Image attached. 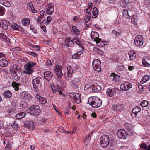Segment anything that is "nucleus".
Instances as JSON below:
<instances>
[{"instance_id":"obj_1","label":"nucleus","mask_w":150,"mask_h":150,"mask_svg":"<svg viewBox=\"0 0 150 150\" xmlns=\"http://www.w3.org/2000/svg\"><path fill=\"white\" fill-rule=\"evenodd\" d=\"M88 102L89 105L94 108L100 107L102 103V101L99 98L94 96L89 98Z\"/></svg>"},{"instance_id":"obj_2","label":"nucleus","mask_w":150,"mask_h":150,"mask_svg":"<svg viewBox=\"0 0 150 150\" xmlns=\"http://www.w3.org/2000/svg\"><path fill=\"white\" fill-rule=\"evenodd\" d=\"M28 113L35 116L39 115L41 113L40 107L38 105H35L30 107L27 109Z\"/></svg>"},{"instance_id":"obj_3","label":"nucleus","mask_w":150,"mask_h":150,"mask_svg":"<svg viewBox=\"0 0 150 150\" xmlns=\"http://www.w3.org/2000/svg\"><path fill=\"white\" fill-rule=\"evenodd\" d=\"M36 64V63L32 61L27 62V64L24 66V68L25 70L24 73L28 74H31L34 71L33 67Z\"/></svg>"},{"instance_id":"obj_4","label":"nucleus","mask_w":150,"mask_h":150,"mask_svg":"<svg viewBox=\"0 0 150 150\" xmlns=\"http://www.w3.org/2000/svg\"><path fill=\"white\" fill-rule=\"evenodd\" d=\"M109 138L108 136L103 134L100 138V143L101 147L103 148L106 147L109 144Z\"/></svg>"},{"instance_id":"obj_5","label":"nucleus","mask_w":150,"mask_h":150,"mask_svg":"<svg viewBox=\"0 0 150 150\" xmlns=\"http://www.w3.org/2000/svg\"><path fill=\"white\" fill-rule=\"evenodd\" d=\"M42 78L39 76H38L32 79V84L35 90L37 91L38 90V87L41 85Z\"/></svg>"},{"instance_id":"obj_6","label":"nucleus","mask_w":150,"mask_h":150,"mask_svg":"<svg viewBox=\"0 0 150 150\" xmlns=\"http://www.w3.org/2000/svg\"><path fill=\"white\" fill-rule=\"evenodd\" d=\"M93 33H94L93 35H95L96 37H94L91 33V38L93 39H94V41L96 42V44H98L99 43H100L99 45L102 47L104 46L105 45V43H106V42L102 41L101 39L98 38L99 36V34L97 32H93Z\"/></svg>"},{"instance_id":"obj_7","label":"nucleus","mask_w":150,"mask_h":150,"mask_svg":"<svg viewBox=\"0 0 150 150\" xmlns=\"http://www.w3.org/2000/svg\"><path fill=\"white\" fill-rule=\"evenodd\" d=\"M69 95L71 98L75 100V102L79 104L81 102V97L79 93L71 92L69 93Z\"/></svg>"},{"instance_id":"obj_8","label":"nucleus","mask_w":150,"mask_h":150,"mask_svg":"<svg viewBox=\"0 0 150 150\" xmlns=\"http://www.w3.org/2000/svg\"><path fill=\"white\" fill-rule=\"evenodd\" d=\"M134 43L137 46H140L143 45V39L142 36L139 35H136L134 38Z\"/></svg>"},{"instance_id":"obj_9","label":"nucleus","mask_w":150,"mask_h":150,"mask_svg":"<svg viewBox=\"0 0 150 150\" xmlns=\"http://www.w3.org/2000/svg\"><path fill=\"white\" fill-rule=\"evenodd\" d=\"M117 135L118 138L125 139L127 136L126 131L123 129H120L117 132Z\"/></svg>"},{"instance_id":"obj_10","label":"nucleus","mask_w":150,"mask_h":150,"mask_svg":"<svg viewBox=\"0 0 150 150\" xmlns=\"http://www.w3.org/2000/svg\"><path fill=\"white\" fill-rule=\"evenodd\" d=\"M125 105L123 104L120 103L114 104L112 105V109L116 111H121L123 110Z\"/></svg>"},{"instance_id":"obj_11","label":"nucleus","mask_w":150,"mask_h":150,"mask_svg":"<svg viewBox=\"0 0 150 150\" xmlns=\"http://www.w3.org/2000/svg\"><path fill=\"white\" fill-rule=\"evenodd\" d=\"M46 12L48 15H52L54 12V6L52 3H49L46 8Z\"/></svg>"},{"instance_id":"obj_12","label":"nucleus","mask_w":150,"mask_h":150,"mask_svg":"<svg viewBox=\"0 0 150 150\" xmlns=\"http://www.w3.org/2000/svg\"><path fill=\"white\" fill-rule=\"evenodd\" d=\"M132 87V84L128 82L122 84L120 86V89L122 91H128Z\"/></svg>"},{"instance_id":"obj_13","label":"nucleus","mask_w":150,"mask_h":150,"mask_svg":"<svg viewBox=\"0 0 150 150\" xmlns=\"http://www.w3.org/2000/svg\"><path fill=\"white\" fill-rule=\"evenodd\" d=\"M44 78L46 80L49 81L52 78L53 73L49 71H45L43 73Z\"/></svg>"},{"instance_id":"obj_14","label":"nucleus","mask_w":150,"mask_h":150,"mask_svg":"<svg viewBox=\"0 0 150 150\" xmlns=\"http://www.w3.org/2000/svg\"><path fill=\"white\" fill-rule=\"evenodd\" d=\"M67 72L64 74V76L66 77H71L73 72L72 67L71 65L68 66L67 67Z\"/></svg>"},{"instance_id":"obj_15","label":"nucleus","mask_w":150,"mask_h":150,"mask_svg":"<svg viewBox=\"0 0 150 150\" xmlns=\"http://www.w3.org/2000/svg\"><path fill=\"white\" fill-rule=\"evenodd\" d=\"M20 96L22 98L25 100H28L31 98L30 94L25 91L22 92L20 94Z\"/></svg>"},{"instance_id":"obj_16","label":"nucleus","mask_w":150,"mask_h":150,"mask_svg":"<svg viewBox=\"0 0 150 150\" xmlns=\"http://www.w3.org/2000/svg\"><path fill=\"white\" fill-rule=\"evenodd\" d=\"M74 44V42L73 41L71 40V38H67L65 39V42H64V47L65 46H66V47H70L71 45H73Z\"/></svg>"},{"instance_id":"obj_17","label":"nucleus","mask_w":150,"mask_h":150,"mask_svg":"<svg viewBox=\"0 0 150 150\" xmlns=\"http://www.w3.org/2000/svg\"><path fill=\"white\" fill-rule=\"evenodd\" d=\"M33 124L34 123L32 121L30 120H28L26 121L24 124V125L28 129L30 128V129H33Z\"/></svg>"},{"instance_id":"obj_18","label":"nucleus","mask_w":150,"mask_h":150,"mask_svg":"<svg viewBox=\"0 0 150 150\" xmlns=\"http://www.w3.org/2000/svg\"><path fill=\"white\" fill-rule=\"evenodd\" d=\"M71 86L74 89H76L79 85V83L77 79L73 80L71 81Z\"/></svg>"},{"instance_id":"obj_19","label":"nucleus","mask_w":150,"mask_h":150,"mask_svg":"<svg viewBox=\"0 0 150 150\" xmlns=\"http://www.w3.org/2000/svg\"><path fill=\"white\" fill-rule=\"evenodd\" d=\"M26 113L25 112H20L16 114L15 117L20 119L24 118L26 116Z\"/></svg>"},{"instance_id":"obj_20","label":"nucleus","mask_w":150,"mask_h":150,"mask_svg":"<svg viewBox=\"0 0 150 150\" xmlns=\"http://www.w3.org/2000/svg\"><path fill=\"white\" fill-rule=\"evenodd\" d=\"M2 22L3 29L5 30L7 29L8 26L10 25L9 22L7 20H3L2 21Z\"/></svg>"},{"instance_id":"obj_21","label":"nucleus","mask_w":150,"mask_h":150,"mask_svg":"<svg viewBox=\"0 0 150 150\" xmlns=\"http://www.w3.org/2000/svg\"><path fill=\"white\" fill-rule=\"evenodd\" d=\"M4 96L5 98L10 99L11 98L12 95L11 92L9 90H6L4 93Z\"/></svg>"},{"instance_id":"obj_22","label":"nucleus","mask_w":150,"mask_h":150,"mask_svg":"<svg viewBox=\"0 0 150 150\" xmlns=\"http://www.w3.org/2000/svg\"><path fill=\"white\" fill-rule=\"evenodd\" d=\"M115 91V90L113 88H108L106 90V94L108 96L111 97L114 95V92Z\"/></svg>"},{"instance_id":"obj_23","label":"nucleus","mask_w":150,"mask_h":150,"mask_svg":"<svg viewBox=\"0 0 150 150\" xmlns=\"http://www.w3.org/2000/svg\"><path fill=\"white\" fill-rule=\"evenodd\" d=\"M128 54L131 60H133L135 59L136 57V54L134 51H130L129 52Z\"/></svg>"},{"instance_id":"obj_24","label":"nucleus","mask_w":150,"mask_h":150,"mask_svg":"<svg viewBox=\"0 0 150 150\" xmlns=\"http://www.w3.org/2000/svg\"><path fill=\"white\" fill-rule=\"evenodd\" d=\"M8 64V62L7 60L2 59L0 60V66L2 67L7 66Z\"/></svg>"},{"instance_id":"obj_25","label":"nucleus","mask_w":150,"mask_h":150,"mask_svg":"<svg viewBox=\"0 0 150 150\" xmlns=\"http://www.w3.org/2000/svg\"><path fill=\"white\" fill-rule=\"evenodd\" d=\"M140 147L142 150H150V144L148 147L146 144L143 143L140 145Z\"/></svg>"},{"instance_id":"obj_26","label":"nucleus","mask_w":150,"mask_h":150,"mask_svg":"<svg viewBox=\"0 0 150 150\" xmlns=\"http://www.w3.org/2000/svg\"><path fill=\"white\" fill-rule=\"evenodd\" d=\"M111 76L113 77V80L116 82H118L120 79V76L117 74H116L114 73H112Z\"/></svg>"},{"instance_id":"obj_27","label":"nucleus","mask_w":150,"mask_h":150,"mask_svg":"<svg viewBox=\"0 0 150 150\" xmlns=\"http://www.w3.org/2000/svg\"><path fill=\"white\" fill-rule=\"evenodd\" d=\"M22 23L24 26H27L30 24V19L28 18H24L22 20Z\"/></svg>"},{"instance_id":"obj_28","label":"nucleus","mask_w":150,"mask_h":150,"mask_svg":"<svg viewBox=\"0 0 150 150\" xmlns=\"http://www.w3.org/2000/svg\"><path fill=\"white\" fill-rule=\"evenodd\" d=\"M98 13V10L96 7H94L92 11V18H96Z\"/></svg>"},{"instance_id":"obj_29","label":"nucleus","mask_w":150,"mask_h":150,"mask_svg":"<svg viewBox=\"0 0 150 150\" xmlns=\"http://www.w3.org/2000/svg\"><path fill=\"white\" fill-rule=\"evenodd\" d=\"M122 14L123 16L127 18H130L131 15L129 14L128 11L127 10H124L122 11Z\"/></svg>"},{"instance_id":"obj_30","label":"nucleus","mask_w":150,"mask_h":150,"mask_svg":"<svg viewBox=\"0 0 150 150\" xmlns=\"http://www.w3.org/2000/svg\"><path fill=\"white\" fill-rule=\"evenodd\" d=\"M12 86L14 88L16 91H18L19 88V87L20 84L18 83H17L16 82L13 81L12 84Z\"/></svg>"},{"instance_id":"obj_31","label":"nucleus","mask_w":150,"mask_h":150,"mask_svg":"<svg viewBox=\"0 0 150 150\" xmlns=\"http://www.w3.org/2000/svg\"><path fill=\"white\" fill-rule=\"evenodd\" d=\"M39 101L40 103L42 104H45L47 102L46 99L43 97H40L39 98Z\"/></svg>"},{"instance_id":"obj_32","label":"nucleus","mask_w":150,"mask_h":150,"mask_svg":"<svg viewBox=\"0 0 150 150\" xmlns=\"http://www.w3.org/2000/svg\"><path fill=\"white\" fill-rule=\"evenodd\" d=\"M20 105L21 107L24 108H27L28 106L27 103L23 100L21 101L20 103Z\"/></svg>"},{"instance_id":"obj_33","label":"nucleus","mask_w":150,"mask_h":150,"mask_svg":"<svg viewBox=\"0 0 150 150\" xmlns=\"http://www.w3.org/2000/svg\"><path fill=\"white\" fill-rule=\"evenodd\" d=\"M132 17L131 21L132 23L134 24H135L137 23V16L135 15H132Z\"/></svg>"},{"instance_id":"obj_34","label":"nucleus","mask_w":150,"mask_h":150,"mask_svg":"<svg viewBox=\"0 0 150 150\" xmlns=\"http://www.w3.org/2000/svg\"><path fill=\"white\" fill-rule=\"evenodd\" d=\"M93 51L94 52L97 53L98 54L100 55H102L103 54V52L99 48H93Z\"/></svg>"},{"instance_id":"obj_35","label":"nucleus","mask_w":150,"mask_h":150,"mask_svg":"<svg viewBox=\"0 0 150 150\" xmlns=\"http://www.w3.org/2000/svg\"><path fill=\"white\" fill-rule=\"evenodd\" d=\"M141 109L139 106H136L132 110V112H134L137 113L140 112Z\"/></svg>"},{"instance_id":"obj_36","label":"nucleus","mask_w":150,"mask_h":150,"mask_svg":"<svg viewBox=\"0 0 150 150\" xmlns=\"http://www.w3.org/2000/svg\"><path fill=\"white\" fill-rule=\"evenodd\" d=\"M28 81V77L26 76H23L21 79V81L22 83H26Z\"/></svg>"},{"instance_id":"obj_37","label":"nucleus","mask_w":150,"mask_h":150,"mask_svg":"<svg viewBox=\"0 0 150 150\" xmlns=\"http://www.w3.org/2000/svg\"><path fill=\"white\" fill-rule=\"evenodd\" d=\"M148 102L146 100H143L140 103V105L142 107H146L148 105Z\"/></svg>"},{"instance_id":"obj_38","label":"nucleus","mask_w":150,"mask_h":150,"mask_svg":"<svg viewBox=\"0 0 150 150\" xmlns=\"http://www.w3.org/2000/svg\"><path fill=\"white\" fill-rule=\"evenodd\" d=\"M72 29L73 32L76 35H78L79 33V30L77 28V27L75 26H72Z\"/></svg>"},{"instance_id":"obj_39","label":"nucleus","mask_w":150,"mask_h":150,"mask_svg":"<svg viewBox=\"0 0 150 150\" xmlns=\"http://www.w3.org/2000/svg\"><path fill=\"white\" fill-rule=\"evenodd\" d=\"M54 72L57 75V77L59 79L61 78L63 75L62 72V70L58 71V70H57V71H55Z\"/></svg>"},{"instance_id":"obj_40","label":"nucleus","mask_w":150,"mask_h":150,"mask_svg":"<svg viewBox=\"0 0 150 150\" xmlns=\"http://www.w3.org/2000/svg\"><path fill=\"white\" fill-rule=\"evenodd\" d=\"M101 62L98 59H94L92 62V65L93 66H96L98 65H100Z\"/></svg>"},{"instance_id":"obj_41","label":"nucleus","mask_w":150,"mask_h":150,"mask_svg":"<svg viewBox=\"0 0 150 150\" xmlns=\"http://www.w3.org/2000/svg\"><path fill=\"white\" fill-rule=\"evenodd\" d=\"M93 69L99 72L101 70L100 65H98L96 66H93Z\"/></svg>"},{"instance_id":"obj_42","label":"nucleus","mask_w":150,"mask_h":150,"mask_svg":"<svg viewBox=\"0 0 150 150\" xmlns=\"http://www.w3.org/2000/svg\"><path fill=\"white\" fill-rule=\"evenodd\" d=\"M11 27L14 30H18L19 28V26L18 25L15 23H13L11 25Z\"/></svg>"},{"instance_id":"obj_43","label":"nucleus","mask_w":150,"mask_h":150,"mask_svg":"<svg viewBox=\"0 0 150 150\" xmlns=\"http://www.w3.org/2000/svg\"><path fill=\"white\" fill-rule=\"evenodd\" d=\"M142 61L143 65L144 66L148 67H150V64L144 59H143Z\"/></svg>"},{"instance_id":"obj_44","label":"nucleus","mask_w":150,"mask_h":150,"mask_svg":"<svg viewBox=\"0 0 150 150\" xmlns=\"http://www.w3.org/2000/svg\"><path fill=\"white\" fill-rule=\"evenodd\" d=\"M5 10L4 7L0 6V16H2L5 13Z\"/></svg>"},{"instance_id":"obj_45","label":"nucleus","mask_w":150,"mask_h":150,"mask_svg":"<svg viewBox=\"0 0 150 150\" xmlns=\"http://www.w3.org/2000/svg\"><path fill=\"white\" fill-rule=\"evenodd\" d=\"M45 120L46 119L42 117H41L39 118L38 119L39 123L42 125L44 124L45 123Z\"/></svg>"},{"instance_id":"obj_46","label":"nucleus","mask_w":150,"mask_h":150,"mask_svg":"<svg viewBox=\"0 0 150 150\" xmlns=\"http://www.w3.org/2000/svg\"><path fill=\"white\" fill-rule=\"evenodd\" d=\"M52 20V18L51 17L48 16L47 17V20L45 22V24L46 25H48L50 23Z\"/></svg>"},{"instance_id":"obj_47","label":"nucleus","mask_w":150,"mask_h":150,"mask_svg":"<svg viewBox=\"0 0 150 150\" xmlns=\"http://www.w3.org/2000/svg\"><path fill=\"white\" fill-rule=\"evenodd\" d=\"M94 88L95 89V92H98L101 89V87L99 85H97L96 86H94Z\"/></svg>"},{"instance_id":"obj_48","label":"nucleus","mask_w":150,"mask_h":150,"mask_svg":"<svg viewBox=\"0 0 150 150\" xmlns=\"http://www.w3.org/2000/svg\"><path fill=\"white\" fill-rule=\"evenodd\" d=\"M14 70L15 72V73H20L21 69L19 66H15V68L14 67Z\"/></svg>"},{"instance_id":"obj_49","label":"nucleus","mask_w":150,"mask_h":150,"mask_svg":"<svg viewBox=\"0 0 150 150\" xmlns=\"http://www.w3.org/2000/svg\"><path fill=\"white\" fill-rule=\"evenodd\" d=\"M11 4L8 1H5L4 2V5L7 7H9L11 6Z\"/></svg>"},{"instance_id":"obj_50","label":"nucleus","mask_w":150,"mask_h":150,"mask_svg":"<svg viewBox=\"0 0 150 150\" xmlns=\"http://www.w3.org/2000/svg\"><path fill=\"white\" fill-rule=\"evenodd\" d=\"M12 127L15 129H17L18 128V125L16 122L15 121L13 124L11 125Z\"/></svg>"},{"instance_id":"obj_51","label":"nucleus","mask_w":150,"mask_h":150,"mask_svg":"<svg viewBox=\"0 0 150 150\" xmlns=\"http://www.w3.org/2000/svg\"><path fill=\"white\" fill-rule=\"evenodd\" d=\"M93 134V133L92 132L89 133L88 135L86 136V140H89L91 139V137L92 136Z\"/></svg>"},{"instance_id":"obj_52","label":"nucleus","mask_w":150,"mask_h":150,"mask_svg":"<svg viewBox=\"0 0 150 150\" xmlns=\"http://www.w3.org/2000/svg\"><path fill=\"white\" fill-rule=\"evenodd\" d=\"M56 69L54 70V71H57V70H58V71L62 70V68L60 65H56Z\"/></svg>"},{"instance_id":"obj_53","label":"nucleus","mask_w":150,"mask_h":150,"mask_svg":"<svg viewBox=\"0 0 150 150\" xmlns=\"http://www.w3.org/2000/svg\"><path fill=\"white\" fill-rule=\"evenodd\" d=\"M112 33L113 35H115L116 36H118L121 33V32L120 31L117 32L115 30H113L112 31Z\"/></svg>"},{"instance_id":"obj_54","label":"nucleus","mask_w":150,"mask_h":150,"mask_svg":"<svg viewBox=\"0 0 150 150\" xmlns=\"http://www.w3.org/2000/svg\"><path fill=\"white\" fill-rule=\"evenodd\" d=\"M72 40L74 42H75L78 45H79L80 42L77 38H73L72 39Z\"/></svg>"},{"instance_id":"obj_55","label":"nucleus","mask_w":150,"mask_h":150,"mask_svg":"<svg viewBox=\"0 0 150 150\" xmlns=\"http://www.w3.org/2000/svg\"><path fill=\"white\" fill-rule=\"evenodd\" d=\"M120 150H129L128 146H121Z\"/></svg>"},{"instance_id":"obj_56","label":"nucleus","mask_w":150,"mask_h":150,"mask_svg":"<svg viewBox=\"0 0 150 150\" xmlns=\"http://www.w3.org/2000/svg\"><path fill=\"white\" fill-rule=\"evenodd\" d=\"M91 85L90 84H87L85 85L84 87V89L85 91H87L89 88L91 87Z\"/></svg>"},{"instance_id":"obj_57","label":"nucleus","mask_w":150,"mask_h":150,"mask_svg":"<svg viewBox=\"0 0 150 150\" xmlns=\"http://www.w3.org/2000/svg\"><path fill=\"white\" fill-rule=\"evenodd\" d=\"M58 130L59 132L62 133L66 132V131L64 130V128L62 127H59L58 128Z\"/></svg>"},{"instance_id":"obj_58","label":"nucleus","mask_w":150,"mask_h":150,"mask_svg":"<svg viewBox=\"0 0 150 150\" xmlns=\"http://www.w3.org/2000/svg\"><path fill=\"white\" fill-rule=\"evenodd\" d=\"M37 21L38 22V23H40V24H41L43 23L45 20L42 19L41 18H40V17H38L37 18Z\"/></svg>"},{"instance_id":"obj_59","label":"nucleus","mask_w":150,"mask_h":150,"mask_svg":"<svg viewBox=\"0 0 150 150\" xmlns=\"http://www.w3.org/2000/svg\"><path fill=\"white\" fill-rule=\"evenodd\" d=\"M13 76L14 78L16 80H18L20 79V77L18 76L16 73L14 72L13 74Z\"/></svg>"},{"instance_id":"obj_60","label":"nucleus","mask_w":150,"mask_h":150,"mask_svg":"<svg viewBox=\"0 0 150 150\" xmlns=\"http://www.w3.org/2000/svg\"><path fill=\"white\" fill-rule=\"evenodd\" d=\"M80 56H79L77 53H75L72 56V58L73 59H77L79 58Z\"/></svg>"},{"instance_id":"obj_61","label":"nucleus","mask_w":150,"mask_h":150,"mask_svg":"<svg viewBox=\"0 0 150 150\" xmlns=\"http://www.w3.org/2000/svg\"><path fill=\"white\" fill-rule=\"evenodd\" d=\"M30 29L35 34H37V30L36 29H35L33 25H31L30 27Z\"/></svg>"},{"instance_id":"obj_62","label":"nucleus","mask_w":150,"mask_h":150,"mask_svg":"<svg viewBox=\"0 0 150 150\" xmlns=\"http://www.w3.org/2000/svg\"><path fill=\"white\" fill-rule=\"evenodd\" d=\"M26 53L29 55H31L34 57L36 56L37 55V54L36 53L31 52H27Z\"/></svg>"},{"instance_id":"obj_63","label":"nucleus","mask_w":150,"mask_h":150,"mask_svg":"<svg viewBox=\"0 0 150 150\" xmlns=\"http://www.w3.org/2000/svg\"><path fill=\"white\" fill-rule=\"evenodd\" d=\"M131 127V125L130 124H127L125 126L126 129L129 131L131 130V128L130 127Z\"/></svg>"},{"instance_id":"obj_64","label":"nucleus","mask_w":150,"mask_h":150,"mask_svg":"<svg viewBox=\"0 0 150 150\" xmlns=\"http://www.w3.org/2000/svg\"><path fill=\"white\" fill-rule=\"evenodd\" d=\"M145 4L147 7H150V0H145Z\"/></svg>"}]
</instances>
